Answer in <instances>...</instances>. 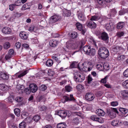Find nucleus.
Listing matches in <instances>:
<instances>
[{
	"mask_svg": "<svg viewBox=\"0 0 128 128\" xmlns=\"http://www.w3.org/2000/svg\"><path fill=\"white\" fill-rule=\"evenodd\" d=\"M98 56L102 59H105L109 56V52L108 50L106 48H100L98 51Z\"/></svg>",
	"mask_w": 128,
	"mask_h": 128,
	"instance_id": "1",
	"label": "nucleus"
},
{
	"mask_svg": "<svg viewBox=\"0 0 128 128\" xmlns=\"http://www.w3.org/2000/svg\"><path fill=\"white\" fill-rule=\"evenodd\" d=\"M110 51L112 54L114 55L116 54H120L124 51V49L121 46H113L111 49Z\"/></svg>",
	"mask_w": 128,
	"mask_h": 128,
	"instance_id": "2",
	"label": "nucleus"
},
{
	"mask_svg": "<svg viewBox=\"0 0 128 128\" xmlns=\"http://www.w3.org/2000/svg\"><path fill=\"white\" fill-rule=\"evenodd\" d=\"M86 43L85 40H80L75 41L73 44V46L74 49H78V51H81L82 47Z\"/></svg>",
	"mask_w": 128,
	"mask_h": 128,
	"instance_id": "3",
	"label": "nucleus"
},
{
	"mask_svg": "<svg viewBox=\"0 0 128 128\" xmlns=\"http://www.w3.org/2000/svg\"><path fill=\"white\" fill-rule=\"evenodd\" d=\"M63 98L64 99V100L63 102L64 103L66 102L74 101L76 100V99L74 97L73 95L72 94L70 95V97L68 96V95L67 96H64Z\"/></svg>",
	"mask_w": 128,
	"mask_h": 128,
	"instance_id": "4",
	"label": "nucleus"
},
{
	"mask_svg": "<svg viewBox=\"0 0 128 128\" xmlns=\"http://www.w3.org/2000/svg\"><path fill=\"white\" fill-rule=\"evenodd\" d=\"M114 22L110 20L109 23L106 24V29L110 32L112 31L114 28Z\"/></svg>",
	"mask_w": 128,
	"mask_h": 128,
	"instance_id": "5",
	"label": "nucleus"
},
{
	"mask_svg": "<svg viewBox=\"0 0 128 128\" xmlns=\"http://www.w3.org/2000/svg\"><path fill=\"white\" fill-rule=\"evenodd\" d=\"M28 72V70H26L24 71L21 70L16 73L14 76H16V78H20L26 75Z\"/></svg>",
	"mask_w": 128,
	"mask_h": 128,
	"instance_id": "6",
	"label": "nucleus"
},
{
	"mask_svg": "<svg viewBox=\"0 0 128 128\" xmlns=\"http://www.w3.org/2000/svg\"><path fill=\"white\" fill-rule=\"evenodd\" d=\"M76 26L78 30L81 32L82 34L84 35L86 30V29H83L82 24L79 22H77L76 24Z\"/></svg>",
	"mask_w": 128,
	"mask_h": 128,
	"instance_id": "7",
	"label": "nucleus"
},
{
	"mask_svg": "<svg viewBox=\"0 0 128 128\" xmlns=\"http://www.w3.org/2000/svg\"><path fill=\"white\" fill-rule=\"evenodd\" d=\"M61 16L59 15H55L50 18V20L52 23H54L61 20Z\"/></svg>",
	"mask_w": 128,
	"mask_h": 128,
	"instance_id": "8",
	"label": "nucleus"
},
{
	"mask_svg": "<svg viewBox=\"0 0 128 128\" xmlns=\"http://www.w3.org/2000/svg\"><path fill=\"white\" fill-rule=\"evenodd\" d=\"M56 114L62 118H64L67 116V112L65 111L60 110L58 111L56 113Z\"/></svg>",
	"mask_w": 128,
	"mask_h": 128,
	"instance_id": "9",
	"label": "nucleus"
},
{
	"mask_svg": "<svg viewBox=\"0 0 128 128\" xmlns=\"http://www.w3.org/2000/svg\"><path fill=\"white\" fill-rule=\"evenodd\" d=\"M94 95L91 92L87 93L85 95L86 99L89 101H92L94 99Z\"/></svg>",
	"mask_w": 128,
	"mask_h": 128,
	"instance_id": "10",
	"label": "nucleus"
},
{
	"mask_svg": "<svg viewBox=\"0 0 128 128\" xmlns=\"http://www.w3.org/2000/svg\"><path fill=\"white\" fill-rule=\"evenodd\" d=\"M98 38L102 40H108L109 38L108 34L105 32H104L102 33L101 35L98 36Z\"/></svg>",
	"mask_w": 128,
	"mask_h": 128,
	"instance_id": "11",
	"label": "nucleus"
},
{
	"mask_svg": "<svg viewBox=\"0 0 128 128\" xmlns=\"http://www.w3.org/2000/svg\"><path fill=\"white\" fill-rule=\"evenodd\" d=\"M29 87L32 92H35L37 91L38 89L37 86L35 84H31L29 85Z\"/></svg>",
	"mask_w": 128,
	"mask_h": 128,
	"instance_id": "12",
	"label": "nucleus"
},
{
	"mask_svg": "<svg viewBox=\"0 0 128 128\" xmlns=\"http://www.w3.org/2000/svg\"><path fill=\"white\" fill-rule=\"evenodd\" d=\"M86 24L88 27L92 29L95 28H96V24L94 22H86Z\"/></svg>",
	"mask_w": 128,
	"mask_h": 128,
	"instance_id": "13",
	"label": "nucleus"
},
{
	"mask_svg": "<svg viewBox=\"0 0 128 128\" xmlns=\"http://www.w3.org/2000/svg\"><path fill=\"white\" fill-rule=\"evenodd\" d=\"M82 50L85 54L88 55L90 54L91 50V48L90 46H85L83 48Z\"/></svg>",
	"mask_w": 128,
	"mask_h": 128,
	"instance_id": "14",
	"label": "nucleus"
},
{
	"mask_svg": "<svg viewBox=\"0 0 128 128\" xmlns=\"http://www.w3.org/2000/svg\"><path fill=\"white\" fill-rule=\"evenodd\" d=\"M125 25V23L124 22H119L116 24V28L118 30H121L124 27Z\"/></svg>",
	"mask_w": 128,
	"mask_h": 128,
	"instance_id": "15",
	"label": "nucleus"
},
{
	"mask_svg": "<svg viewBox=\"0 0 128 128\" xmlns=\"http://www.w3.org/2000/svg\"><path fill=\"white\" fill-rule=\"evenodd\" d=\"M117 11L116 9L114 8L110 10L109 14H108V16L110 18L114 17Z\"/></svg>",
	"mask_w": 128,
	"mask_h": 128,
	"instance_id": "16",
	"label": "nucleus"
},
{
	"mask_svg": "<svg viewBox=\"0 0 128 128\" xmlns=\"http://www.w3.org/2000/svg\"><path fill=\"white\" fill-rule=\"evenodd\" d=\"M11 29L8 27H4L2 30V32L5 34H9L11 32Z\"/></svg>",
	"mask_w": 128,
	"mask_h": 128,
	"instance_id": "17",
	"label": "nucleus"
},
{
	"mask_svg": "<svg viewBox=\"0 0 128 128\" xmlns=\"http://www.w3.org/2000/svg\"><path fill=\"white\" fill-rule=\"evenodd\" d=\"M20 36L21 38L23 40H26L28 38V35L24 32H22L20 34Z\"/></svg>",
	"mask_w": 128,
	"mask_h": 128,
	"instance_id": "18",
	"label": "nucleus"
},
{
	"mask_svg": "<svg viewBox=\"0 0 128 128\" xmlns=\"http://www.w3.org/2000/svg\"><path fill=\"white\" fill-rule=\"evenodd\" d=\"M122 122L118 120H114L111 122L112 125L114 126H118L120 124H121Z\"/></svg>",
	"mask_w": 128,
	"mask_h": 128,
	"instance_id": "19",
	"label": "nucleus"
},
{
	"mask_svg": "<svg viewBox=\"0 0 128 128\" xmlns=\"http://www.w3.org/2000/svg\"><path fill=\"white\" fill-rule=\"evenodd\" d=\"M119 110L122 114L124 116L128 112L127 109L123 108H119Z\"/></svg>",
	"mask_w": 128,
	"mask_h": 128,
	"instance_id": "20",
	"label": "nucleus"
},
{
	"mask_svg": "<svg viewBox=\"0 0 128 128\" xmlns=\"http://www.w3.org/2000/svg\"><path fill=\"white\" fill-rule=\"evenodd\" d=\"M78 19L81 20L83 21L85 20V18L84 14L82 12H80L78 14Z\"/></svg>",
	"mask_w": 128,
	"mask_h": 128,
	"instance_id": "21",
	"label": "nucleus"
},
{
	"mask_svg": "<svg viewBox=\"0 0 128 128\" xmlns=\"http://www.w3.org/2000/svg\"><path fill=\"white\" fill-rule=\"evenodd\" d=\"M31 4L30 3H28L22 6V10H25L26 9H30L31 6Z\"/></svg>",
	"mask_w": 128,
	"mask_h": 128,
	"instance_id": "22",
	"label": "nucleus"
},
{
	"mask_svg": "<svg viewBox=\"0 0 128 128\" xmlns=\"http://www.w3.org/2000/svg\"><path fill=\"white\" fill-rule=\"evenodd\" d=\"M96 114L99 116H103L105 114L104 112L101 109H98L96 110Z\"/></svg>",
	"mask_w": 128,
	"mask_h": 128,
	"instance_id": "23",
	"label": "nucleus"
},
{
	"mask_svg": "<svg viewBox=\"0 0 128 128\" xmlns=\"http://www.w3.org/2000/svg\"><path fill=\"white\" fill-rule=\"evenodd\" d=\"M71 14V12L70 10H65L63 12V16H64L68 17L70 16Z\"/></svg>",
	"mask_w": 128,
	"mask_h": 128,
	"instance_id": "24",
	"label": "nucleus"
},
{
	"mask_svg": "<svg viewBox=\"0 0 128 128\" xmlns=\"http://www.w3.org/2000/svg\"><path fill=\"white\" fill-rule=\"evenodd\" d=\"M84 79L85 77L84 75L81 74L78 78L75 81L76 82H81L84 80Z\"/></svg>",
	"mask_w": 128,
	"mask_h": 128,
	"instance_id": "25",
	"label": "nucleus"
},
{
	"mask_svg": "<svg viewBox=\"0 0 128 128\" xmlns=\"http://www.w3.org/2000/svg\"><path fill=\"white\" fill-rule=\"evenodd\" d=\"M0 77L3 80H7L8 78V76L6 73L1 72L0 74Z\"/></svg>",
	"mask_w": 128,
	"mask_h": 128,
	"instance_id": "26",
	"label": "nucleus"
},
{
	"mask_svg": "<svg viewBox=\"0 0 128 128\" xmlns=\"http://www.w3.org/2000/svg\"><path fill=\"white\" fill-rule=\"evenodd\" d=\"M67 125L65 122H61L58 124L57 125L58 128H66Z\"/></svg>",
	"mask_w": 128,
	"mask_h": 128,
	"instance_id": "27",
	"label": "nucleus"
},
{
	"mask_svg": "<svg viewBox=\"0 0 128 128\" xmlns=\"http://www.w3.org/2000/svg\"><path fill=\"white\" fill-rule=\"evenodd\" d=\"M8 86L3 84H0V90H8Z\"/></svg>",
	"mask_w": 128,
	"mask_h": 128,
	"instance_id": "28",
	"label": "nucleus"
},
{
	"mask_svg": "<svg viewBox=\"0 0 128 128\" xmlns=\"http://www.w3.org/2000/svg\"><path fill=\"white\" fill-rule=\"evenodd\" d=\"M96 68L99 71H102L103 70V64L101 63L99 64H96Z\"/></svg>",
	"mask_w": 128,
	"mask_h": 128,
	"instance_id": "29",
	"label": "nucleus"
},
{
	"mask_svg": "<svg viewBox=\"0 0 128 128\" xmlns=\"http://www.w3.org/2000/svg\"><path fill=\"white\" fill-rule=\"evenodd\" d=\"M70 38L72 39L75 38L78 36V34L76 32H72L70 34Z\"/></svg>",
	"mask_w": 128,
	"mask_h": 128,
	"instance_id": "30",
	"label": "nucleus"
},
{
	"mask_svg": "<svg viewBox=\"0 0 128 128\" xmlns=\"http://www.w3.org/2000/svg\"><path fill=\"white\" fill-rule=\"evenodd\" d=\"M53 64V61L51 59H48L46 62V65L48 66H52Z\"/></svg>",
	"mask_w": 128,
	"mask_h": 128,
	"instance_id": "31",
	"label": "nucleus"
},
{
	"mask_svg": "<svg viewBox=\"0 0 128 128\" xmlns=\"http://www.w3.org/2000/svg\"><path fill=\"white\" fill-rule=\"evenodd\" d=\"M57 41L56 40H50L49 42V44L50 46L54 47L57 45Z\"/></svg>",
	"mask_w": 128,
	"mask_h": 128,
	"instance_id": "32",
	"label": "nucleus"
},
{
	"mask_svg": "<svg viewBox=\"0 0 128 128\" xmlns=\"http://www.w3.org/2000/svg\"><path fill=\"white\" fill-rule=\"evenodd\" d=\"M81 74L80 72H76L74 73V78L75 80L78 78Z\"/></svg>",
	"mask_w": 128,
	"mask_h": 128,
	"instance_id": "33",
	"label": "nucleus"
},
{
	"mask_svg": "<svg viewBox=\"0 0 128 128\" xmlns=\"http://www.w3.org/2000/svg\"><path fill=\"white\" fill-rule=\"evenodd\" d=\"M121 95L124 97L127 98L128 97V91L126 90H124L121 91Z\"/></svg>",
	"mask_w": 128,
	"mask_h": 128,
	"instance_id": "34",
	"label": "nucleus"
},
{
	"mask_svg": "<svg viewBox=\"0 0 128 128\" xmlns=\"http://www.w3.org/2000/svg\"><path fill=\"white\" fill-rule=\"evenodd\" d=\"M118 15L120 16H122L124 15L126 13L125 8H122L121 10L118 12Z\"/></svg>",
	"mask_w": 128,
	"mask_h": 128,
	"instance_id": "35",
	"label": "nucleus"
},
{
	"mask_svg": "<svg viewBox=\"0 0 128 128\" xmlns=\"http://www.w3.org/2000/svg\"><path fill=\"white\" fill-rule=\"evenodd\" d=\"M40 118V116L37 114L34 116L32 120L36 122H38Z\"/></svg>",
	"mask_w": 128,
	"mask_h": 128,
	"instance_id": "36",
	"label": "nucleus"
},
{
	"mask_svg": "<svg viewBox=\"0 0 128 128\" xmlns=\"http://www.w3.org/2000/svg\"><path fill=\"white\" fill-rule=\"evenodd\" d=\"M15 114L18 116H20V110L18 108H16L14 110Z\"/></svg>",
	"mask_w": 128,
	"mask_h": 128,
	"instance_id": "37",
	"label": "nucleus"
},
{
	"mask_svg": "<svg viewBox=\"0 0 128 128\" xmlns=\"http://www.w3.org/2000/svg\"><path fill=\"white\" fill-rule=\"evenodd\" d=\"M108 116L111 118H114L116 116V114H115L114 112L111 109L110 112Z\"/></svg>",
	"mask_w": 128,
	"mask_h": 128,
	"instance_id": "38",
	"label": "nucleus"
},
{
	"mask_svg": "<svg viewBox=\"0 0 128 128\" xmlns=\"http://www.w3.org/2000/svg\"><path fill=\"white\" fill-rule=\"evenodd\" d=\"M10 46V43L8 42H6L5 43L4 45V48L5 49H7L9 48Z\"/></svg>",
	"mask_w": 128,
	"mask_h": 128,
	"instance_id": "39",
	"label": "nucleus"
},
{
	"mask_svg": "<svg viewBox=\"0 0 128 128\" xmlns=\"http://www.w3.org/2000/svg\"><path fill=\"white\" fill-rule=\"evenodd\" d=\"M122 86L125 88H128V80H126L122 83Z\"/></svg>",
	"mask_w": 128,
	"mask_h": 128,
	"instance_id": "40",
	"label": "nucleus"
},
{
	"mask_svg": "<svg viewBox=\"0 0 128 128\" xmlns=\"http://www.w3.org/2000/svg\"><path fill=\"white\" fill-rule=\"evenodd\" d=\"M26 126V124L24 122H22L19 124V128H25Z\"/></svg>",
	"mask_w": 128,
	"mask_h": 128,
	"instance_id": "41",
	"label": "nucleus"
},
{
	"mask_svg": "<svg viewBox=\"0 0 128 128\" xmlns=\"http://www.w3.org/2000/svg\"><path fill=\"white\" fill-rule=\"evenodd\" d=\"M47 88L46 86L45 85L42 84L40 86L39 88V90L42 91H44Z\"/></svg>",
	"mask_w": 128,
	"mask_h": 128,
	"instance_id": "42",
	"label": "nucleus"
},
{
	"mask_svg": "<svg viewBox=\"0 0 128 128\" xmlns=\"http://www.w3.org/2000/svg\"><path fill=\"white\" fill-rule=\"evenodd\" d=\"M65 88L66 91L68 92H70L72 91V87L69 85L66 86Z\"/></svg>",
	"mask_w": 128,
	"mask_h": 128,
	"instance_id": "43",
	"label": "nucleus"
},
{
	"mask_svg": "<svg viewBox=\"0 0 128 128\" xmlns=\"http://www.w3.org/2000/svg\"><path fill=\"white\" fill-rule=\"evenodd\" d=\"M72 122L75 124L77 125L79 123V120L78 118H75L73 120Z\"/></svg>",
	"mask_w": 128,
	"mask_h": 128,
	"instance_id": "44",
	"label": "nucleus"
},
{
	"mask_svg": "<svg viewBox=\"0 0 128 128\" xmlns=\"http://www.w3.org/2000/svg\"><path fill=\"white\" fill-rule=\"evenodd\" d=\"M103 68L104 69L106 70H108L110 68L109 64L108 63H104V64H103Z\"/></svg>",
	"mask_w": 128,
	"mask_h": 128,
	"instance_id": "45",
	"label": "nucleus"
},
{
	"mask_svg": "<svg viewBox=\"0 0 128 128\" xmlns=\"http://www.w3.org/2000/svg\"><path fill=\"white\" fill-rule=\"evenodd\" d=\"M108 76H106L104 78L102 79H101V80L100 81V82L101 83H102L103 84H105L106 83V82L107 81V79L108 78Z\"/></svg>",
	"mask_w": 128,
	"mask_h": 128,
	"instance_id": "46",
	"label": "nucleus"
},
{
	"mask_svg": "<svg viewBox=\"0 0 128 128\" xmlns=\"http://www.w3.org/2000/svg\"><path fill=\"white\" fill-rule=\"evenodd\" d=\"M9 6V9L11 11L13 10L16 7V6L14 4L10 5Z\"/></svg>",
	"mask_w": 128,
	"mask_h": 128,
	"instance_id": "47",
	"label": "nucleus"
},
{
	"mask_svg": "<svg viewBox=\"0 0 128 128\" xmlns=\"http://www.w3.org/2000/svg\"><path fill=\"white\" fill-rule=\"evenodd\" d=\"M96 122L100 123H102L104 121L102 118L101 117L100 118H96Z\"/></svg>",
	"mask_w": 128,
	"mask_h": 128,
	"instance_id": "48",
	"label": "nucleus"
},
{
	"mask_svg": "<svg viewBox=\"0 0 128 128\" xmlns=\"http://www.w3.org/2000/svg\"><path fill=\"white\" fill-rule=\"evenodd\" d=\"M90 54L92 56H94L96 54V50L94 48L91 49V50L90 51Z\"/></svg>",
	"mask_w": 128,
	"mask_h": 128,
	"instance_id": "49",
	"label": "nucleus"
},
{
	"mask_svg": "<svg viewBox=\"0 0 128 128\" xmlns=\"http://www.w3.org/2000/svg\"><path fill=\"white\" fill-rule=\"evenodd\" d=\"M24 90L25 92L27 94H30L31 92L29 88H25Z\"/></svg>",
	"mask_w": 128,
	"mask_h": 128,
	"instance_id": "50",
	"label": "nucleus"
},
{
	"mask_svg": "<svg viewBox=\"0 0 128 128\" xmlns=\"http://www.w3.org/2000/svg\"><path fill=\"white\" fill-rule=\"evenodd\" d=\"M118 102L117 101H113L110 102V104L111 106H117L118 104Z\"/></svg>",
	"mask_w": 128,
	"mask_h": 128,
	"instance_id": "51",
	"label": "nucleus"
},
{
	"mask_svg": "<svg viewBox=\"0 0 128 128\" xmlns=\"http://www.w3.org/2000/svg\"><path fill=\"white\" fill-rule=\"evenodd\" d=\"M34 25H31L29 28L28 30L30 32H35L34 31Z\"/></svg>",
	"mask_w": 128,
	"mask_h": 128,
	"instance_id": "52",
	"label": "nucleus"
},
{
	"mask_svg": "<svg viewBox=\"0 0 128 128\" xmlns=\"http://www.w3.org/2000/svg\"><path fill=\"white\" fill-rule=\"evenodd\" d=\"M52 117L50 115H48L47 116L46 119L48 121L50 122L52 120Z\"/></svg>",
	"mask_w": 128,
	"mask_h": 128,
	"instance_id": "53",
	"label": "nucleus"
},
{
	"mask_svg": "<svg viewBox=\"0 0 128 128\" xmlns=\"http://www.w3.org/2000/svg\"><path fill=\"white\" fill-rule=\"evenodd\" d=\"M22 15L21 13H19L18 12H16V13H15L13 14V16L15 17L18 18L20 17Z\"/></svg>",
	"mask_w": 128,
	"mask_h": 128,
	"instance_id": "54",
	"label": "nucleus"
},
{
	"mask_svg": "<svg viewBox=\"0 0 128 128\" xmlns=\"http://www.w3.org/2000/svg\"><path fill=\"white\" fill-rule=\"evenodd\" d=\"M110 109L114 112L115 114H116V113L117 114H119V113L117 108H111Z\"/></svg>",
	"mask_w": 128,
	"mask_h": 128,
	"instance_id": "55",
	"label": "nucleus"
},
{
	"mask_svg": "<svg viewBox=\"0 0 128 128\" xmlns=\"http://www.w3.org/2000/svg\"><path fill=\"white\" fill-rule=\"evenodd\" d=\"M123 74L124 76L126 77H128V68L124 71L123 73Z\"/></svg>",
	"mask_w": 128,
	"mask_h": 128,
	"instance_id": "56",
	"label": "nucleus"
},
{
	"mask_svg": "<svg viewBox=\"0 0 128 128\" xmlns=\"http://www.w3.org/2000/svg\"><path fill=\"white\" fill-rule=\"evenodd\" d=\"M96 21L99 23H100L102 21V18L100 16H97V14H96Z\"/></svg>",
	"mask_w": 128,
	"mask_h": 128,
	"instance_id": "57",
	"label": "nucleus"
},
{
	"mask_svg": "<svg viewBox=\"0 0 128 128\" xmlns=\"http://www.w3.org/2000/svg\"><path fill=\"white\" fill-rule=\"evenodd\" d=\"M97 3L100 5H102L105 2L104 0H97Z\"/></svg>",
	"mask_w": 128,
	"mask_h": 128,
	"instance_id": "58",
	"label": "nucleus"
},
{
	"mask_svg": "<svg viewBox=\"0 0 128 128\" xmlns=\"http://www.w3.org/2000/svg\"><path fill=\"white\" fill-rule=\"evenodd\" d=\"M8 53L13 56L14 54V50L12 49H10L8 51Z\"/></svg>",
	"mask_w": 128,
	"mask_h": 128,
	"instance_id": "59",
	"label": "nucleus"
},
{
	"mask_svg": "<svg viewBox=\"0 0 128 128\" xmlns=\"http://www.w3.org/2000/svg\"><path fill=\"white\" fill-rule=\"evenodd\" d=\"M90 21L94 22V21H96V16H92L90 18Z\"/></svg>",
	"mask_w": 128,
	"mask_h": 128,
	"instance_id": "60",
	"label": "nucleus"
},
{
	"mask_svg": "<svg viewBox=\"0 0 128 128\" xmlns=\"http://www.w3.org/2000/svg\"><path fill=\"white\" fill-rule=\"evenodd\" d=\"M76 63L75 62H73L72 63L70 66V68H72L75 67V64Z\"/></svg>",
	"mask_w": 128,
	"mask_h": 128,
	"instance_id": "61",
	"label": "nucleus"
},
{
	"mask_svg": "<svg viewBox=\"0 0 128 128\" xmlns=\"http://www.w3.org/2000/svg\"><path fill=\"white\" fill-rule=\"evenodd\" d=\"M52 58L53 59H54L55 61L58 62V63H60L61 61L59 60L58 58L56 56H52Z\"/></svg>",
	"mask_w": 128,
	"mask_h": 128,
	"instance_id": "62",
	"label": "nucleus"
},
{
	"mask_svg": "<svg viewBox=\"0 0 128 128\" xmlns=\"http://www.w3.org/2000/svg\"><path fill=\"white\" fill-rule=\"evenodd\" d=\"M12 56L10 54L8 53L5 56V58L6 60H8L11 58Z\"/></svg>",
	"mask_w": 128,
	"mask_h": 128,
	"instance_id": "63",
	"label": "nucleus"
},
{
	"mask_svg": "<svg viewBox=\"0 0 128 128\" xmlns=\"http://www.w3.org/2000/svg\"><path fill=\"white\" fill-rule=\"evenodd\" d=\"M21 44L20 42H18L15 44V46L17 48H19L21 47Z\"/></svg>",
	"mask_w": 128,
	"mask_h": 128,
	"instance_id": "64",
	"label": "nucleus"
}]
</instances>
